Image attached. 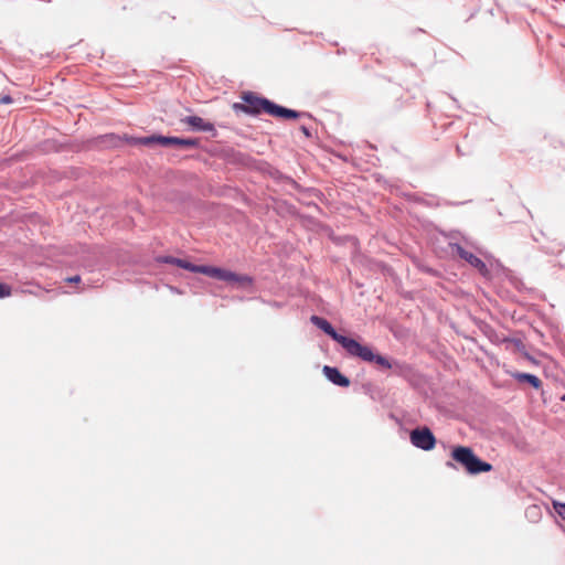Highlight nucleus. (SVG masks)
Segmentation results:
<instances>
[{
	"label": "nucleus",
	"instance_id": "f257e3e1",
	"mask_svg": "<svg viewBox=\"0 0 565 565\" xmlns=\"http://www.w3.org/2000/svg\"><path fill=\"white\" fill-rule=\"evenodd\" d=\"M311 322L330 335L334 341L340 343L343 349L352 356L359 358L365 362L374 363L381 369L388 370L392 367L391 362L383 355L376 354L367 345H362L358 341L339 334L331 323L324 318L311 316Z\"/></svg>",
	"mask_w": 565,
	"mask_h": 565
},
{
	"label": "nucleus",
	"instance_id": "f03ea898",
	"mask_svg": "<svg viewBox=\"0 0 565 565\" xmlns=\"http://www.w3.org/2000/svg\"><path fill=\"white\" fill-rule=\"evenodd\" d=\"M241 98L243 103L233 104V109L236 113L241 111L253 116L265 113L269 116L281 119H297L300 117L298 111L277 105L253 92H244Z\"/></svg>",
	"mask_w": 565,
	"mask_h": 565
},
{
	"label": "nucleus",
	"instance_id": "7ed1b4c3",
	"mask_svg": "<svg viewBox=\"0 0 565 565\" xmlns=\"http://www.w3.org/2000/svg\"><path fill=\"white\" fill-rule=\"evenodd\" d=\"M451 458L460 463L471 475L489 472L492 470V466L489 462L479 459L469 447H454Z\"/></svg>",
	"mask_w": 565,
	"mask_h": 565
},
{
	"label": "nucleus",
	"instance_id": "20e7f679",
	"mask_svg": "<svg viewBox=\"0 0 565 565\" xmlns=\"http://www.w3.org/2000/svg\"><path fill=\"white\" fill-rule=\"evenodd\" d=\"M209 277L226 281L227 284L238 287L248 288L253 286V277L244 274H236L228 269L211 266Z\"/></svg>",
	"mask_w": 565,
	"mask_h": 565
},
{
	"label": "nucleus",
	"instance_id": "39448f33",
	"mask_svg": "<svg viewBox=\"0 0 565 565\" xmlns=\"http://www.w3.org/2000/svg\"><path fill=\"white\" fill-rule=\"evenodd\" d=\"M138 143L152 145L159 143L163 147H180V148H196L199 140L194 138H179V137H163V136H151L137 139Z\"/></svg>",
	"mask_w": 565,
	"mask_h": 565
},
{
	"label": "nucleus",
	"instance_id": "423d86ee",
	"mask_svg": "<svg viewBox=\"0 0 565 565\" xmlns=\"http://www.w3.org/2000/svg\"><path fill=\"white\" fill-rule=\"evenodd\" d=\"M409 438L415 447L423 450H431L436 445V438L427 427L412 430Z\"/></svg>",
	"mask_w": 565,
	"mask_h": 565
},
{
	"label": "nucleus",
	"instance_id": "0eeeda50",
	"mask_svg": "<svg viewBox=\"0 0 565 565\" xmlns=\"http://www.w3.org/2000/svg\"><path fill=\"white\" fill-rule=\"evenodd\" d=\"M456 252L458 256L462 259H465L467 263H469L471 266H473L480 274L483 276L489 274V269L483 260H481L478 256H476L473 253L468 252L463 247L457 245Z\"/></svg>",
	"mask_w": 565,
	"mask_h": 565
},
{
	"label": "nucleus",
	"instance_id": "6e6552de",
	"mask_svg": "<svg viewBox=\"0 0 565 565\" xmlns=\"http://www.w3.org/2000/svg\"><path fill=\"white\" fill-rule=\"evenodd\" d=\"M181 121L186 124L192 130L215 131L214 125L212 122L205 121L199 116H188Z\"/></svg>",
	"mask_w": 565,
	"mask_h": 565
},
{
	"label": "nucleus",
	"instance_id": "1a4fd4ad",
	"mask_svg": "<svg viewBox=\"0 0 565 565\" xmlns=\"http://www.w3.org/2000/svg\"><path fill=\"white\" fill-rule=\"evenodd\" d=\"M323 373L327 376V379L335 385L342 387H348L350 385V380L343 374H341L337 367L326 365L323 367Z\"/></svg>",
	"mask_w": 565,
	"mask_h": 565
},
{
	"label": "nucleus",
	"instance_id": "9d476101",
	"mask_svg": "<svg viewBox=\"0 0 565 565\" xmlns=\"http://www.w3.org/2000/svg\"><path fill=\"white\" fill-rule=\"evenodd\" d=\"M510 376L516 380L519 383H529L533 388L540 390L542 387V381L530 373L522 372H509Z\"/></svg>",
	"mask_w": 565,
	"mask_h": 565
},
{
	"label": "nucleus",
	"instance_id": "9b49d317",
	"mask_svg": "<svg viewBox=\"0 0 565 565\" xmlns=\"http://www.w3.org/2000/svg\"><path fill=\"white\" fill-rule=\"evenodd\" d=\"M171 263L175 264L177 266L183 268V269H186L189 271H192V273H199V274H203V275H206L209 276L210 275V270H211V266H206V265H194V264H191L184 259H179V258H173L171 260Z\"/></svg>",
	"mask_w": 565,
	"mask_h": 565
},
{
	"label": "nucleus",
	"instance_id": "f8f14e48",
	"mask_svg": "<svg viewBox=\"0 0 565 565\" xmlns=\"http://www.w3.org/2000/svg\"><path fill=\"white\" fill-rule=\"evenodd\" d=\"M553 508L556 513L565 521V503L553 501Z\"/></svg>",
	"mask_w": 565,
	"mask_h": 565
},
{
	"label": "nucleus",
	"instance_id": "ddd939ff",
	"mask_svg": "<svg viewBox=\"0 0 565 565\" xmlns=\"http://www.w3.org/2000/svg\"><path fill=\"white\" fill-rule=\"evenodd\" d=\"M11 295V287L7 284H0V298H6Z\"/></svg>",
	"mask_w": 565,
	"mask_h": 565
},
{
	"label": "nucleus",
	"instance_id": "4468645a",
	"mask_svg": "<svg viewBox=\"0 0 565 565\" xmlns=\"http://www.w3.org/2000/svg\"><path fill=\"white\" fill-rule=\"evenodd\" d=\"M66 281L71 284H78L81 281V277L78 275L68 277L66 278Z\"/></svg>",
	"mask_w": 565,
	"mask_h": 565
},
{
	"label": "nucleus",
	"instance_id": "2eb2a0df",
	"mask_svg": "<svg viewBox=\"0 0 565 565\" xmlns=\"http://www.w3.org/2000/svg\"><path fill=\"white\" fill-rule=\"evenodd\" d=\"M12 102L11 97L10 96H4L2 99H1V103L3 104H10Z\"/></svg>",
	"mask_w": 565,
	"mask_h": 565
},
{
	"label": "nucleus",
	"instance_id": "dca6fc26",
	"mask_svg": "<svg viewBox=\"0 0 565 565\" xmlns=\"http://www.w3.org/2000/svg\"><path fill=\"white\" fill-rule=\"evenodd\" d=\"M562 401H564V402H565V394L562 396Z\"/></svg>",
	"mask_w": 565,
	"mask_h": 565
}]
</instances>
